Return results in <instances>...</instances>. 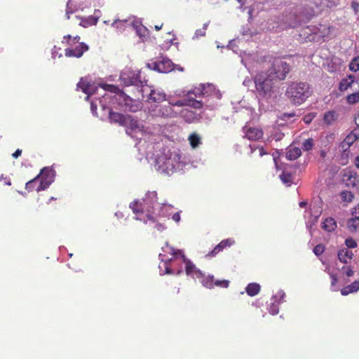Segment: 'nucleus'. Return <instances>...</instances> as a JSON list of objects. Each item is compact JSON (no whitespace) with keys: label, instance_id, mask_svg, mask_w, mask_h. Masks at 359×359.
Listing matches in <instances>:
<instances>
[{"label":"nucleus","instance_id":"nucleus-1","mask_svg":"<svg viewBox=\"0 0 359 359\" xmlns=\"http://www.w3.org/2000/svg\"><path fill=\"white\" fill-rule=\"evenodd\" d=\"M130 208L136 215L135 219L149 225H154V229L158 231L164 229L163 225L157 222L156 215L154 212L153 203L147 198H144L142 201H133L130 203Z\"/></svg>","mask_w":359,"mask_h":359},{"label":"nucleus","instance_id":"nucleus-2","mask_svg":"<svg viewBox=\"0 0 359 359\" xmlns=\"http://www.w3.org/2000/svg\"><path fill=\"white\" fill-rule=\"evenodd\" d=\"M257 93L263 99L271 97L276 81L265 71L257 73L253 79Z\"/></svg>","mask_w":359,"mask_h":359},{"label":"nucleus","instance_id":"nucleus-3","mask_svg":"<svg viewBox=\"0 0 359 359\" xmlns=\"http://www.w3.org/2000/svg\"><path fill=\"white\" fill-rule=\"evenodd\" d=\"M312 94L310 86L306 82H292L287 87L285 95L294 104H302Z\"/></svg>","mask_w":359,"mask_h":359},{"label":"nucleus","instance_id":"nucleus-4","mask_svg":"<svg viewBox=\"0 0 359 359\" xmlns=\"http://www.w3.org/2000/svg\"><path fill=\"white\" fill-rule=\"evenodd\" d=\"M277 82L283 81L290 72V66L286 62L277 59L274 60L271 67L266 71Z\"/></svg>","mask_w":359,"mask_h":359},{"label":"nucleus","instance_id":"nucleus-5","mask_svg":"<svg viewBox=\"0 0 359 359\" xmlns=\"http://www.w3.org/2000/svg\"><path fill=\"white\" fill-rule=\"evenodd\" d=\"M316 12L310 5L299 8L298 13L294 15V20L289 22L290 27H295L303 22H306L315 16Z\"/></svg>","mask_w":359,"mask_h":359},{"label":"nucleus","instance_id":"nucleus-6","mask_svg":"<svg viewBox=\"0 0 359 359\" xmlns=\"http://www.w3.org/2000/svg\"><path fill=\"white\" fill-rule=\"evenodd\" d=\"M38 175H39L40 182L37 190L43 191L54 182L56 172L52 167H45L41 170Z\"/></svg>","mask_w":359,"mask_h":359},{"label":"nucleus","instance_id":"nucleus-7","mask_svg":"<svg viewBox=\"0 0 359 359\" xmlns=\"http://www.w3.org/2000/svg\"><path fill=\"white\" fill-rule=\"evenodd\" d=\"M156 164L158 166V170H161L163 172H165L168 175H170V172H173L175 170V165L174 163V159L172 158H164V157H158L156 159Z\"/></svg>","mask_w":359,"mask_h":359},{"label":"nucleus","instance_id":"nucleus-8","mask_svg":"<svg viewBox=\"0 0 359 359\" xmlns=\"http://www.w3.org/2000/svg\"><path fill=\"white\" fill-rule=\"evenodd\" d=\"M331 27L326 25L319 24L318 27H307L304 29V34H309L324 38L330 34Z\"/></svg>","mask_w":359,"mask_h":359},{"label":"nucleus","instance_id":"nucleus-9","mask_svg":"<svg viewBox=\"0 0 359 359\" xmlns=\"http://www.w3.org/2000/svg\"><path fill=\"white\" fill-rule=\"evenodd\" d=\"M121 79L123 81L124 83L126 86H138L142 83L140 79V72H124L121 75Z\"/></svg>","mask_w":359,"mask_h":359},{"label":"nucleus","instance_id":"nucleus-10","mask_svg":"<svg viewBox=\"0 0 359 359\" xmlns=\"http://www.w3.org/2000/svg\"><path fill=\"white\" fill-rule=\"evenodd\" d=\"M88 50V46L84 43H79L76 48H67L65 50V55L69 57H81L84 52Z\"/></svg>","mask_w":359,"mask_h":359},{"label":"nucleus","instance_id":"nucleus-11","mask_svg":"<svg viewBox=\"0 0 359 359\" xmlns=\"http://www.w3.org/2000/svg\"><path fill=\"white\" fill-rule=\"evenodd\" d=\"M154 70L161 73H168L173 69L172 61L168 58H163L161 60L152 64Z\"/></svg>","mask_w":359,"mask_h":359},{"label":"nucleus","instance_id":"nucleus-12","mask_svg":"<svg viewBox=\"0 0 359 359\" xmlns=\"http://www.w3.org/2000/svg\"><path fill=\"white\" fill-rule=\"evenodd\" d=\"M182 257L183 259V262L186 264L185 271L187 276H190L196 278H199L203 276V273L201 271L197 269L192 262H191L189 259H187L184 255H182Z\"/></svg>","mask_w":359,"mask_h":359},{"label":"nucleus","instance_id":"nucleus-13","mask_svg":"<svg viewBox=\"0 0 359 359\" xmlns=\"http://www.w3.org/2000/svg\"><path fill=\"white\" fill-rule=\"evenodd\" d=\"M245 137L250 140L257 141L262 138L264 133L262 129L252 127H244Z\"/></svg>","mask_w":359,"mask_h":359},{"label":"nucleus","instance_id":"nucleus-14","mask_svg":"<svg viewBox=\"0 0 359 359\" xmlns=\"http://www.w3.org/2000/svg\"><path fill=\"white\" fill-rule=\"evenodd\" d=\"M343 181L348 187H355L359 183V176L355 172L347 171L343 175Z\"/></svg>","mask_w":359,"mask_h":359},{"label":"nucleus","instance_id":"nucleus-15","mask_svg":"<svg viewBox=\"0 0 359 359\" xmlns=\"http://www.w3.org/2000/svg\"><path fill=\"white\" fill-rule=\"evenodd\" d=\"M109 118L111 123H118L122 126L128 125V117H127V115L109 110Z\"/></svg>","mask_w":359,"mask_h":359},{"label":"nucleus","instance_id":"nucleus-16","mask_svg":"<svg viewBox=\"0 0 359 359\" xmlns=\"http://www.w3.org/2000/svg\"><path fill=\"white\" fill-rule=\"evenodd\" d=\"M233 243L234 241L231 238L223 240L219 244H217L214 248V249L212 251H210L207 255L209 257H214L226 248L231 246L233 244Z\"/></svg>","mask_w":359,"mask_h":359},{"label":"nucleus","instance_id":"nucleus-17","mask_svg":"<svg viewBox=\"0 0 359 359\" xmlns=\"http://www.w3.org/2000/svg\"><path fill=\"white\" fill-rule=\"evenodd\" d=\"M77 88H80L85 94L87 95L86 100L93 93L92 83L86 78H81L77 83Z\"/></svg>","mask_w":359,"mask_h":359},{"label":"nucleus","instance_id":"nucleus-18","mask_svg":"<svg viewBox=\"0 0 359 359\" xmlns=\"http://www.w3.org/2000/svg\"><path fill=\"white\" fill-rule=\"evenodd\" d=\"M156 115L164 118H172L177 116V112L174 111L169 103L168 105L159 106L158 114Z\"/></svg>","mask_w":359,"mask_h":359},{"label":"nucleus","instance_id":"nucleus-19","mask_svg":"<svg viewBox=\"0 0 359 359\" xmlns=\"http://www.w3.org/2000/svg\"><path fill=\"white\" fill-rule=\"evenodd\" d=\"M359 139L356 130L349 133L341 143V147L345 151L348 149L356 140Z\"/></svg>","mask_w":359,"mask_h":359},{"label":"nucleus","instance_id":"nucleus-20","mask_svg":"<svg viewBox=\"0 0 359 359\" xmlns=\"http://www.w3.org/2000/svg\"><path fill=\"white\" fill-rule=\"evenodd\" d=\"M337 256L341 263L348 264L353 257V253L347 248H343L338 251Z\"/></svg>","mask_w":359,"mask_h":359},{"label":"nucleus","instance_id":"nucleus-21","mask_svg":"<svg viewBox=\"0 0 359 359\" xmlns=\"http://www.w3.org/2000/svg\"><path fill=\"white\" fill-rule=\"evenodd\" d=\"M355 77L354 75L349 74L346 77L342 79L339 84V90L341 92L347 90L351 88L355 82Z\"/></svg>","mask_w":359,"mask_h":359},{"label":"nucleus","instance_id":"nucleus-22","mask_svg":"<svg viewBox=\"0 0 359 359\" xmlns=\"http://www.w3.org/2000/svg\"><path fill=\"white\" fill-rule=\"evenodd\" d=\"M322 229L327 232L334 231L337 226V222L332 217H327L322 222Z\"/></svg>","mask_w":359,"mask_h":359},{"label":"nucleus","instance_id":"nucleus-23","mask_svg":"<svg viewBox=\"0 0 359 359\" xmlns=\"http://www.w3.org/2000/svg\"><path fill=\"white\" fill-rule=\"evenodd\" d=\"M359 290V280H355L351 284L344 287L341 290V294L346 296L351 293L355 292Z\"/></svg>","mask_w":359,"mask_h":359},{"label":"nucleus","instance_id":"nucleus-24","mask_svg":"<svg viewBox=\"0 0 359 359\" xmlns=\"http://www.w3.org/2000/svg\"><path fill=\"white\" fill-rule=\"evenodd\" d=\"M149 98L155 102H161L166 100V95L163 92L151 90Z\"/></svg>","mask_w":359,"mask_h":359},{"label":"nucleus","instance_id":"nucleus-25","mask_svg":"<svg viewBox=\"0 0 359 359\" xmlns=\"http://www.w3.org/2000/svg\"><path fill=\"white\" fill-rule=\"evenodd\" d=\"M302 155V151L299 147H291L288 149L286 156L289 160H295Z\"/></svg>","mask_w":359,"mask_h":359},{"label":"nucleus","instance_id":"nucleus-26","mask_svg":"<svg viewBox=\"0 0 359 359\" xmlns=\"http://www.w3.org/2000/svg\"><path fill=\"white\" fill-rule=\"evenodd\" d=\"M201 279V282L202 285L208 289H212L214 287L215 283V277L214 276H204L203 273V276L200 278Z\"/></svg>","mask_w":359,"mask_h":359},{"label":"nucleus","instance_id":"nucleus-27","mask_svg":"<svg viewBox=\"0 0 359 359\" xmlns=\"http://www.w3.org/2000/svg\"><path fill=\"white\" fill-rule=\"evenodd\" d=\"M245 291L249 296H255L260 291V285L258 283H250L247 285Z\"/></svg>","mask_w":359,"mask_h":359},{"label":"nucleus","instance_id":"nucleus-28","mask_svg":"<svg viewBox=\"0 0 359 359\" xmlns=\"http://www.w3.org/2000/svg\"><path fill=\"white\" fill-rule=\"evenodd\" d=\"M39 180V175H36L34 178L32 180L28 181L25 184V189L29 191H36L37 192H39L40 191H38V182Z\"/></svg>","mask_w":359,"mask_h":359},{"label":"nucleus","instance_id":"nucleus-29","mask_svg":"<svg viewBox=\"0 0 359 359\" xmlns=\"http://www.w3.org/2000/svg\"><path fill=\"white\" fill-rule=\"evenodd\" d=\"M79 40H80L79 36L77 35L74 37H72L71 35L68 34V35L64 36L62 43L63 44H65L66 46H69L72 47V46H74L75 44L78 43L79 42Z\"/></svg>","mask_w":359,"mask_h":359},{"label":"nucleus","instance_id":"nucleus-30","mask_svg":"<svg viewBox=\"0 0 359 359\" xmlns=\"http://www.w3.org/2000/svg\"><path fill=\"white\" fill-rule=\"evenodd\" d=\"M347 226L350 231H356L358 229H359V220L352 217L348 221Z\"/></svg>","mask_w":359,"mask_h":359},{"label":"nucleus","instance_id":"nucleus-31","mask_svg":"<svg viewBox=\"0 0 359 359\" xmlns=\"http://www.w3.org/2000/svg\"><path fill=\"white\" fill-rule=\"evenodd\" d=\"M201 87L203 96H209L215 90V86L210 83L201 84Z\"/></svg>","mask_w":359,"mask_h":359},{"label":"nucleus","instance_id":"nucleus-32","mask_svg":"<svg viewBox=\"0 0 359 359\" xmlns=\"http://www.w3.org/2000/svg\"><path fill=\"white\" fill-rule=\"evenodd\" d=\"M187 106H189L196 109H200L203 107V102L200 100H197L191 97L187 99Z\"/></svg>","mask_w":359,"mask_h":359},{"label":"nucleus","instance_id":"nucleus-33","mask_svg":"<svg viewBox=\"0 0 359 359\" xmlns=\"http://www.w3.org/2000/svg\"><path fill=\"white\" fill-rule=\"evenodd\" d=\"M346 102L349 104H355L359 102V91L349 94L346 96Z\"/></svg>","mask_w":359,"mask_h":359},{"label":"nucleus","instance_id":"nucleus-34","mask_svg":"<svg viewBox=\"0 0 359 359\" xmlns=\"http://www.w3.org/2000/svg\"><path fill=\"white\" fill-rule=\"evenodd\" d=\"M191 146L193 148L197 147L201 144V137L196 133H192L189 137Z\"/></svg>","mask_w":359,"mask_h":359},{"label":"nucleus","instance_id":"nucleus-35","mask_svg":"<svg viewBox=\"0 0 359 359\" xmlns=\"http://www.w3.org/2000/svg\"><path fill=\"white\" fill-rule=\"evenodd\" d=\"M280 178L284 184H285L288 186H290L291 184V183L292 182V175L290 172H287L285 171H283L282 172V174L280 175Z\"/></svg>","mask_w":359,"mask_h":359},{"label":"nucleus","instance_id":"nucleus-36","mask_svg":"<svg viewBox=\"0 0 359 359\" xmlns=\"http://www.w3.org/2000/svg\"><path fill=\"white\" fill-rule=\"evenodd\" d=\"M127 117H128V121L126 126L129 127L132 130H135L140 128V124L137 120L133 118L130 115H127Z\"/></svg>","mask_w":359,"mask_h":359},{"label":"nucleus","instance_id":"nucleus-37","mask_svg":"<svg viewBox=\"0 0 359 359\" xmlns=\"http://www.w3.org/2000/svg\"><path fill=\"white\" fill-rule=\"evenodd\" d=\"M341 197L343 201L351 202L354 198V195L352 192L348 191H343L341 192Z\"/></svg>","mask_w":359,"mask_h":359},{"label":"nucleus","instance_id":"nucleus-38","mask_svg":"<svg viewBox=\"0 0 359 359\" xmlns=\"http://www.w3.org/2000/svg\"><path fill=\"white\" fill-rule=\"evenodd\" d=\"M351 71L356 72L359 70V56L355 57L349 64Z\"/></svg>","mask_w":359,"mask_h":359},{"label":"nucleus","instance_id":"nucleus-39","mask_svg":"<svg viewBox=\"0 0 359 359\" xmlns=\"http://www.w3.org/2000/svg\"><path fill=\"white\" fill-rule=\"evenodd\" d=\"M125 102H126V105L127 107H128V109L130 111L135 112L139 110L140 106L138 104H130L129 102H133L132 99L127 97L126 99H125Z\"/></svg>","mask_w":359,"mask_h":359},{"label":"nucleus","instance_id":"nucleus-40","mask_svg":"<svg viewBox=\"0 0 359 359\" xmlns=\"http://www.w3.org/2000/svg\"><path fill=\"white\" fill-rule=\"evenodd\" d=\"M102 88L105 90H107L114 93H119L121 90L116 86L112 84H104L102 86Z\"/></svg>","mask_w":359,"mask_h":359},{"label":"nucleus","instance_id":"nucleus-41","mask_svg":"<svg viewBox=\"0 0 359 359\" xmlns=\"http://www.w3.org/2000/svg\"><path fill=\"white\" fill-rule=\"evenodd\" d=\"M230 281L228 280H215L214 283V287H218L221 288L229 287Z\"/></svg>","mask_w":359,"mask_h":359},{"label":"nucleus","instance_id":"nucleus-42","mask_svg":"<svg viewBox=\"0 0 359 359\" xmlns=\"http://www.w3.org/2000/svg\"><path fill=\"white\" fill-rule=\"evenodd\" d=\"M202 87L201 84H200L198 86L195 87L193 90L188 91L187 95L189 96L191 95H194L196 97H202Z\"/></svg>","mask_w":359,"mask_h":359},{"label":"nucleus","instance_id":"nucleus-43","mask_svg":"<svg viewBox=\"0 0 359 359\" xmlns=\"http://www.w3.org/2000/svg\"><path fill=\"white\" fill-rule=\"evenodd\" d=\"M335 118V113L334 111H330L325 114L324 115V121L327 124H330L332 121H334Z\"/></svg>","mask_w":359,"mask_h":359},{"label":"nucleus","instance_id":"nucleus-44","mask_svg":"<svg viewBox=\"0 0 359 359\" xmlns=\"http://www.w3.org/2000/svg\"><path fill=\"white\" fill-rule=\"evenodd\" d=\"M313 147V140L312 138L306 139L302 144V149L304 151H310Z\"/></svg>","mask_w":359,"mask_h":359},{"label":"nucleus","instance_id":"nucleus-45","mask_svg":"<svg viewBox=\"0 0 359 359\" xmlns=\"http://www.w3.org/2000/svg\"><path fill=\"white\" fill-rule=\"evenodd\" d=\"M313 251L316 255L320 256L324 252L325 246L323 244L316 245Z\"/></svg>","mask_w":359,"mask_h":359},{"label":"nucleus","instance_id":"nucleus-46","mask_svg":"<svg viewBox=\"0 0 359 359\" xmlns=\"http://www.w3.org/2000/svg\"><path fill=\"white\" fill-rule=\"evenodd\" d=\"M345 244L348 248H355L358 246L356 241L352 238H346Z\"/></svg>","mask_w":359,"mask_h":359},{"label":"nucleus","instance_id":"nucleus-47","mask_svg":"<svg viewBox=\"0 0 359 359\" xmlns=\"http://www.w3.org/2000/svg\"><path fill=\"white\" fill-rule=\"evenodd\" d=\"M169 103L172 107V106L184 107V106H187V99H185L184 100H178L175 102H170Z\"/></svg>","mask_w":359,"mask_h":359},{"label":"nucleus","instance_id":"nucleus-48","mask_svg":"<svg viewBox=\"0 0 359 359\" xmlns=\"http://www.w3.org/2000/svg\"><path fill=\"white\" fill-rule=\"evenodd\" d=\"M342 270L345 271V273L348 277H351L354 274V271L353 270L351 266H344L342 267Z\"/></svg>","mask_w":359,"mask_h":359},{"label":"nucleus","instance_id":"nucleus-49","mask_svg":"<svg viewBox=\"0 0 359 359\" xmlns=\"http://www.w3.org/2000/svg\"><path fill=\"white\" fill-rule=\"evenodd\" d=\"M171 260H172V259H170L164 263V265H165V273H166V274H172V271L170 266V262H171Z\"/></svg>","mask_w":359,"mask_h":359},{"label":"nucleus","instance_id":"nucleus-50","mask_svg":"<svg viewBox=\"0 0 359 359\" xmlns=\"http://www.w3.org/2000/svg\"><path fill=\"white\" fill-rule=\"evenodd\" d=\"M250 147L252 152H254L256 149H258L259 154L260 156H262L266 154V152L265 151V150H264L263 147H257V148H254L252 145H250Z\"/></svg>","mask_w":359,"mask_h":359},{"label":"nucleus","instance_id":"nucleus-51","mask_svg":"<svg viewBox=\"0 0 359 359\" xmlns=\"http://www.w3.org/2000/svg\"><path fill=\"white\" fill-rule=\"evenodd\" d=\"M314 117H315L314 114H309L306 115L304 117L303 120H304V123H310L312 121V120L313 119Z\"/></svg>","mask_w":359,"mask_h":359},{"label":"nucleus","instance_id":"nucleus-52","mask_svg":"<svg viewBox=\"0 0 359 359\" xmlns=\"http://www.w3.org/2000/svg\"><path fill=\"white\" fill-rule=\"evenodd\" d=\"M352 216L359 220V203L353 208Z\"/></svg>","mask_w":359,"mask_h":359},{"label":"nucleus","instance_id":"nucleus-53","mask_svg":"<svg viewBox=\"0 0 359 359\" xmlns=\"http://www.w3.org/2000/svg\"><path fill=\"white\" fill-rule=\"evenodd\" d=\"M269 312L272 315H276L278 313V309L276 305H271V308L269 309Z\"/></svg>","mask_w":359,"mask_h":359},{"label":"nucleus","instance_id":"nucleus-54","mask_svg":"<svg viewBox=\"0 0 359 359\" xmlns=\"http://www.w3.org/2000/svg\"><path fill=\"white\" fill-rule=\"evenodd\" d=\"M330 278L332 279L331 284L332 285H334L338 281L337 276L336 274H330Z\"/></svg>","mask_w":359,"mask_h":359},{"label":"nucleus","instance_id":"nucleus-55","mask_svg":"<svg viewBox=\"0 0 359 359\" xmlns=\"http://www.w3.org/2000/svg\"><path fill=\"white\" fill-rule=\"evenodd\" d=\"M172 219L176 222H179L180 220V215L179 212H176L175 213L172 217Z\"/></svg>","mask_w":359,"mask_h":359},{"label":"nucleus","instance_id":"nucleus-56","mask_svg":"<svg viewBox=\"0 0 359 359\" xmlns=\"http://www.w3.org/2000/svg\"><path fill=\"white\" fill-rule=\"evenodd\" d=\"M22 154V150L20 149H18L13 154V157L15 158H18Z\"/></svg>","mask_w":359,"mask_h":359},{"label":"nucleus","instance_id":"nucleus-57","mask_svg":"<svg viewBox=\"0 0 359 359\" xmlns=\"http://www.w3.org/2000/svg\"><path fill=\"white\" fill-rule=\"evenodd\" d=\"M4 180V183L6 184H7V185H11V184L10 179L7 178L6 177H4V176L1 175V177H0V180Z\"/></svg>","mask_w":359,"mask_h":359},{"label":"nucleus","instance_id":"nucleus-58","mask_svg":"<svg viewBox=\"0 0 359 359\" xmlns=\"http://www.w3.org/2000/svg\"><path fill=\"white\" fill-rule=\"evenodd\" d=\"M196 34L197 35V36H203L205 34V32L201 29H198L196 32Z\"/></svg>","mask_w":359,"mask_h":359},{"label":"nucleus","instance_id":"nucleus-59","mask_svg":"<svg viewBox=\"0 0 359 359\" xmlns=\"http://www.w3.org/2000/svg\"><path fill=\"white\" fill-rule=\"evenodd\" d=\"M182 115L186 117L187 116L188 114H190L191 115H194V114L192 113V111H189L188 109H183L182 111Z\"/></svg>","mask_w":359,"mask_h":359},{"label":"nucleus","instance_id":"nucleus-60","mask_svg":"<svg viewBox=\"0 0 359 359\" xmlns=\"http://www.w3.org/2000/svg\"><path fill=\"white\" fill-rule=\"evenodd\" d=\"M358 6H359V4L358 3H357L355 1H353L352 2V7L355 10V11H357V9H358Z\"/></svg>","mask_w":359,"mask_h":359},{"label":"nucleus","instance_id":"nucleus-61","mask_svg":"<svg viewBox=\"0 0 359 359\" xmlns=\"http://www.w3.org/2000/svg\"><path fill=\"white\" fill-rule=\"evenodd\" d=\"M172 255L174 256H177L178 255H181L182 254V251L179 250H175L174 249H172Z\"/></svg>","mask_w":359,"mask_h":359},{"label":"nucleus","instance_id":"nucleus-62","mask_svg":"<svg viewBox=\"0 0 359 359\" xmlns=\"http://www.w3.org/2000/svg\"><path fill=\"white\" fill-rule=\"evenodd\" d=\"M90 107H91V111H92L93 112H95V111H96V109H97V106H96V104H95L93 102H91Z\"/></svg>","mask_w":359,"mask_h":359},{"label":"nucleus","instance_id":"nucleus-63","mask_svg":"<svg viewBox=\"0 0 359 359\" xmlns=\"http://www.w3.org/2000/svg\"><path fill=\"white\" fill-rule=\"evenodd\" d=\"M355 165L357 167V168L359 169V156L356 157L355 160Z\"/></svg>","mask_w":359,"mask_h":359},{"label":"nucleus","instance_id":"nucleus-64","mask_svg":"<svg viewBox=\"0 0 359 359\" xmlns=\"http://www.w3.org/2000/svg\"><path fill=\"white\" fill-rule=\"evenodd\" d=\"M355 124L359 126V114H358V116L355 117Z\"/></svg>","mask_w":359,"mask_h":359}]
</instances>
